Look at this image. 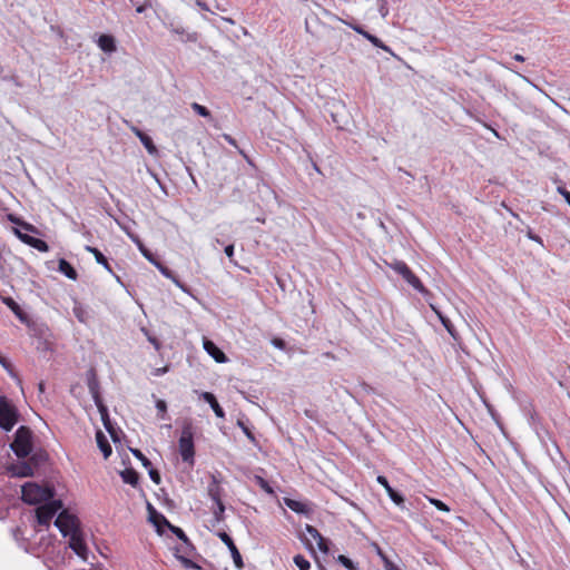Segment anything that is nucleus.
Listing matches in <instances>:
<instances>
[{
    "instance_id": "obj_1",
    "label": "nucleus",
    "mask_w": 570,
    "mask_h": 570,
    "mask_svg": "<svg viewBox=\"0 0 570 570\" xmlns=\"http://www.w3.org/2000/svg\"><path fill=\"white\" fill-rule=\"evenodd\" d=\"M55 490L49 487H40L28 482L21 488V499L28 504H40L52 500Z\"/></svg>"
},
{
    "instance_id": "obj_2",
    "label": "nucleus",
    "mask_w": 570,
    "mask_h": 570,
    "mask_svg": "<svg viewBox=\"0 0 570 570\" xmlns=\"http://www.w3.org/2000/svg\"><path fill=\"white\" fill-rule=\"evenodd\" d=\"M179 453L184 462L194 464L195 446H194V432L190 422H186L181 429V434L178 441Z\"/></svg>"
},
{
    "instance_id": "obj_3",
    "label": "nucleus",
    "mask_w": 570,
    "mask_h": 570,
    "mask_svg": "<svg viewBox=\"0 0 570 570\" xmlns=\"http://www.w3.org/2000/svg\"><path fill=\"white\" fill-rule=\"evenodd\" d=\"M11 449L18 458H27L32 450L31 431L27 426H20L14 434Z\"/></svg>"
},
{
    "instance_id": "obj_4",
    "label": "nucleus",
    "mask_w": 570,
    "mask_h": 570,
    "mask_svg": "<svg viewBox=\"0 0 570 570\" xmlns=\"http://www.w3.org/2000/svg\"><path fill=\"white\" fill-rule=\"evenodd\" d=\"M62 509L61 500H50L36 508V521L38 525L49 527L51 519Z\"/></svg>"
},
{
    "instance_id": "obj_5",
    "label": "nucleus",
    "mask_w": 570,
    "mask_h": 570,
    "mask_svg": "<svg viewBox=\"0 0 570 570\" xmlns=\"http://www.w3.org/2000/svg\"><path fill=\"white\" fill-rule=\"evenodd\" d=\"M18 421L17 409L6 396H0V426L4 431H11Z\"/></svg>"
},
{
    "instance_id": "obj_6",
    "label": "nucleus",
    "mask_w": 570,
    "mask_h": 570,
    "mask_svg": "<svg viewBox=\"0 0 570 570\" xmlns=\"http://www.w3.org/2000/svg\"><path fill=\"white\" fill-rule=\"evenodd\" d=\"M55 525L59 529L63 537L71 535L72 532L80 530L79 520L76 515L70 514L67 510H62L58 514L57 519L55 520Z\"/></svg>"
},
{
    "instance_id": "obj_7",
    "label": "nucleus",
    "mask_w": 570,
    "mask_h": 570,
    "mask_svg": "<svg viewBox=\"0 0 570 570\" xmlns=\"http://www.w3.org/2000/svg\"><path fill=\"white\" fill-rule=\"evenodd\" d=\"M88 389L94 399L95 404L97 405V407L101 414L105 428L110 432L109 422L106 420V417L108 416L107 407L102 403V400H101L100 393H99V384L94 376L88 380Z\"/></svg>"
},
{
    "instance_id": "obj_8",
    "label": "nucleus",
    "mask_w": 570,
    "mask_h": 570,
    "mask_svg": "<svg viewBox=\"0 0 570 570\" xmlns=\"http://www.w3.org/2000/svg\"><path fill=\"white\" fill-rule=\"evenodd\" d=\"M69 540V548L82 560H87L88 548L85 543L81 530L72 532Z\"/></svg>"
},
{
    "instance_id": "obj_9",
    "label": "nucleus",
    "mask_w": 570,
    "mask_h": 570,
    "mask_svg": "<svg viewBox=\"0 0 570 570\" xmlns=\"http://www.w3.org/2000/svg\"><path fill=\"white\" fill-rule=\"evenodd\" d=\"M217 535L227 546V548L232 554L235 567L237 569L242 570L244 568V561H243L242 554L239 553L233 539L224 531L218 532Z\"/></svg>"
},
{
    "instance_id": "obj_10",
    "label": "nucleus",
    "mask_w": 570,
    "mask_h": 570,
    "mask_svg": "<svg viewBox=\"0 0 570 570\" xmlns=\"http://www.w3.org/2000/svg\"><path fill=\"white\" fill-rule=\"evenodd\" d=\"M166 28L170 32L180 36L181 41L185 42H196L199 38V35L196 31H188L186 28L179 23H176L175 21H169L166 23Z\"/></svg>"
},
{
    "instance_id": "obj_11",
    "label": "nucleus",
    "mask_w": 570,
    "mask_h": 570,
    "mask_svg": "<svg viewBox=\"0 0 570 570\" xmlns=\"http://www.w3.org/2000/svg\"><path fill=\"white\" fill-rule=\"evenodd\" d=\"M148 520L156 527L158 533H163L161 528L168 527L170 522L167 518L159 513L150 503H147Z\"/></svg>"
},
{
    "instance_id": "obj_12",
    "label": "nucleus",
    "mask_w": 570,
    "mask_h": 570,
    "mask_svg": "<svg viewBox=\"0 0 570 570\" xmlns=\"http://www.w3.org/2000/svg\"><path fill=\"white\" fill-rule=\"evenodd\" d=\"M305 532L306 534L316 542L317 548L320 551L327 553L328 546L326 539L320 533V531L314 528L313 525L306 524L305 525Z\"/></svg>"
},
{
    "instance_id": "obj_13",
    "label": "nucleus",
    "mask_w": 570,
    "mask_h": 570,
    "mask_svg": "<svg viewBox=\"0 0 570 570\" xmlns=\"http://www.w3.org/2000/svg\"><path fill=\"white\" fill-rule=\"evenodd\" d=\"M12 476L27 478L33 474V466L28 462H17L9 466Z\"/></svg>"
},
{
    "instance_id": "obj_14",
    "label": "nucleus",
    "mask_w": 570,
    "mask_h": 570,
    "mask_svg": "<svg viewBox=\"0 0 570 570\" xmlns=\"http://www.w3.org/2000/svg\"><path fill=\"white\" fill-rule=\"evenodd\" d=\"M377 482L384 487V489L386 490L390 499L399 507L403 508L404 505V498L399 493L396 492L389 483L387 479L383 475H379L377 476Z\"/></svg>"
},
{
    "instance_id": "obj_15",
    "label": "nucleus",
    "mask_w": 570,
    "mask_h": 570,
    "mask_svg": "<svg viewBox=\"0 0 570 570\" xmlns=\"http://www.w3.org/2000/svg\"><path fill=\"white\" fill-rule=\"evenodd\" d=\"M204 350L218 363H225L227 361L225 353L209 340H204Z\"/></svg>"
},
{
    "instance_id": "obj_16",
    "label": "nucleus",
    "mask_w": 570,
    "mask_h": 570,
    "mask_svg": "<svg viewBox=\"0 0 570 570\" xmlns=\"http://www.w3.org/2000/svg\"><path fill=\"white\" fill-rule=\"evenodd\" d=\"M132 132L136 135V137L139 138L140 142L144 145V147L147 149V151L150 155L157 154V148L151 139L147 134L138 129L137 127H131Z\"/></svg>"
},
{
    "instance_id": "obj_17",
    "label": "nucleus",
    "mask_w": 570,
    "mask_h": 570,
    "mask_svg": "<svg viewBox=\"0 0 570 570\" xmlns=\"http://www.w3.org/2000/svg\"><path fill=\"white\" fill-rule=\"evenodd\" d=\"M97 45L106 53H112L117 50L115 38L110 35H101Z\"/></svg>"
},
{
    "instance_id": "obj_18",
    "label": "nucleus",
    "mask_w": 570,
    "mask_h": 570,
    "mask_svg": "<svg viewBox=\"0 0 570 570\" xmlns=\"http://www.w3.org/2000/svg\"><path fill=\"white\" fill-rule=\"evenodd\" d=\"M199 396H200V399H203L205 402H207L210 405V407L213 409V411L217 417L225 416V412H224L223 407L218 404V402L213 393L202 392L199 394Z\"/></svg>"
},
{
    "instance_id": "obj_19",
    "label": "nucleus",
    "mask_w": 570,
    "mask_h": 570,
    "mask_svg": "<svg viewBox=\"0 0 570 570\" xmlns=\"http://www.w3.org/2000/svg\"><path fill=\"white\" fill-rule=\"evenodd\" d=\"M285 504L294 512L301 514H309L312 513V508L308 503L297 501L294 499H285Z\"/></svg>"
},
{
    "instance_id": "obj_20",
    "label": "nucleus",
    "mask_w": 570,
    "mask_h": 570,
    "mask_svg": "<svg viewBox=\"0 0 570 570\" xmlns=\"http://www.w3.org/2000/svg\"><path fill=\"white\" fill-rule=\"evenodd\" d=\"M430 306L433 309V312L438 315L439 320L441 321L442 325L445 327L448 333L454 340H458L459 338L458 333H456L453 324L451 323V321L445 315H443V313L436 306H434L433 304H430Z\"/></svg>"
},
{
    "instance_id": "obj_21",
    "label": "nucleus",
    "mask_w": 570,
    "mask_h": 570,
    "mask_svg": "<svg viewBox=\"0 0 570 570\" xmlns=\"http://www.w3.org/2000/svg\"><path fill=\"white\" fill-rule=\"evenodd\" d=\"M179 540L183 541L184 543V548L181 549V551L184 553H189L190 550H193V546L188 539V537L186 535V533L184 532L183 529H180L179 527H176V525H173L171 523L167 527Z\"/></svg>"
},
{
    "instance_id": "obj_22",
    "label": "nucleus",
    "mask_w": 570,
    "mask_h": 570,
    "mask_svg": "<svg viewBox=\"0 0 570 570\" xmlns=\"http://www.w3.org/2000/svg\"><path fill=\"white\" fill-rule=\"evenodd\" d=\"M404 281H406L414 289L420 292L423 295H428L429 291L424 287L420 278L410 269L407 273H405V276H403Z\"/></svg>"
},
{
    "instance_id": "obj_23",
    "label": "nucleus",
    "mask_w": 570,
    "mask_h": 570,
    "mask_svg": "<svg viewBox=\"0 0 570 570\" xmlns=\"http://www.w3.org/2000/svg\"><path fill=\"white\" fill-rule=\"evenodd\" d=\"M58 269L69 279L76 281L78 278V273L76 272V269L71 266L69 262H67L63 258L59 259Z\"/></svg>"
},
{
    "instance_id": "obj_24",
    "label": "nucleus",
    "mask_w": 570,
    "mask_h": 570,
    "mask_svg": "<svg viewBox=\"0 0 570 570\" xmlns=\"http://www.w3.org/2000/svg\"><path fill=\"white\" fill-rule=\"evenodd\" d=\"M85 249L95 256L98 264L102 265L109 273H112L110 264L98 248L87 245Z\"/></svg>"
},
{
    "instance_id": "obj_25",
    "label": "nucleus",
    "mask_w": 570,
    "mask_h": 570,
    "mask_svg": "<svg viewBox=\"0 0 570 570\" xmlns=\"http://www.w3.org/2000/svg\"><path fill=\"white\" fill-rule=\"evenodd\" d=\"M120 476L122 479V481L125 483H128L132 487H136L138 484V481H139V474L131 468L129 469H125L121 473H120Z\"/></svg>"
},
{
    "instance_id": "obj_26",
    "label": "nucleus",
    "mask_w": 570,
    "mask_h": 570,
    "mask_svg": "<svg viewBox=\"0 0 570 570\" xmlns=\"http://www.w3.org/2000/svg\"><path fill=\"white\" fill-rule=\"evenodd\" d=\"M208 495L215 503L223 502L222 489L215 478H213L212 483L208 485Z\"/></svg>"
},
{
    "instance_id": "obj_27",
    "label": "nucleus",
    "mask_w": 570,
    "mask_h": 570,
    "mask_svg": "<svg viewBox=\"0 0 570 570\" xmlns=\"http://www.w3.org/2000/svg\"><path fill=\"white\" fill-rule=\"evenodd\" d=\"M96 438L99 449L104 453V456L107 459L112 452L111 445L100 431L97 433Z\"/></svg>"
},
{
    "instance_id": "obj_28",
    "label": "nucleus",
    "mask_w": 570,
    "mask_h": 570,
    "mask_svg": "<svg viewBox=\"0 0 570 570\" xmlns=\"http://www.w3.org/2000/svg\"><path fill=\"white\" fill-rule=\"evenodd\" d=\"M28 245L41 253H47L49 250L48 244L45 240L37 237L29 238Z\"/></svg>"
},
{
    "instance_id": "obj_29",
    "label": "nucleus",
    "mask_w": 570,
    "mask_h": 570,
    "mask_svg": "<svg viewBox=\"0 0 570 570\" xmlns=\"http://www.w3.org/2000/svg\"><path fill=\"white\" fill-rule=\"evenodd\" d=\"M391 267L402 277L410 271V267L403 261H395L391 264Z\"/></svg>"
},
{
    "instance_id": "obj_30",
    "label": "nucleus",
    "mask_w": 570,
    "mask_h": 570,
    "mask_svg": "<svg viewBox=\"0 0 570 570\" xmlns=\"http://www.w3.org/2000/svg\"><path fill=\"white\" fill-rule=\"evenodd\" d=\"M294 563L299 570H309L311 568L309 561L302 554L294 557Z\"/></svg>"
},
{
    "instance_id": "obj_31",
    "label": "nucleus",
    "mask_w": 570,
    "mask_h": 570,
    "mask_svg": "<svg viewBox=\"0 0 570 570\" xmlns=\"http://www.w3.org/2000/svg\"><path fill=\"white\" fill-rule=\"evenodd\" d=\"M176 557L186 569H195V570L202 569L200 566H198L196 562H194L193 560H190L189 558H187L185 556L176 554Z\"/></svg>"
},
{
    "instance_id": "obj_32",
    "label": "nucleus",
    "mask_w": 570,
    "mask_h": 570,
    "mask_svg": "<svg viewBox=\"0 0 570 570\" xmlns=\"http://www.w3.org/2000/svg\"><path fill=\"white\" fill-rule=\"evenodd\" d=\"M191 108L197 115H199L202 117H205V118L210 117V111L203 105L193 102Z\"/></svg>"
},
{
    "instance_id": "obj_33",
    "label": "nucleus",
    "mask_w": 570,
    "mask_h": 570,
    "mask_svg": "<svg viewBox=\"0 0 570 570\" xmlns=\"http://www.w3.org/2000/svg\"><path fill=\"white\" fill-rule=\"evenodd\" d=\"M216 508L214 509V518L217 522L224 520L225 505L223 502L215 503Z\"/></svg>"
},
{
    "instance_id": "obj_34",
    "label": "nucleus",
    "mask_w": 570,
    "mask_h": 570,
    "mask_svg": "<svg viewBox=\"0 0 570 570\" xmlns=\"http://www.w3.org/2000/svg\"><path fill=\"white\" fill-rule=\"evenodd\" d=\"M237 425L242 429V431L244 432V434L247 436V439L252 442V443H256V439H255V435L253 434V432L250 431V429L242 421V420H238L237 421Z\"/></svg>"
},
{
    "instance_id": "obj_35",
    "label": "nucleus",
    "mask_w": 570,
    "mask_h": 570,
    "mask_svg": "<svg viewBox=\"0 0 570 570\" xmlns=\"http://www.w3.org/2000/svg\"><path fill=\"white\" fill-rule=\"evenodd\" d=\"M337 561L348 570H357V567L354 564V562L343 554L338 556Z\"/></svg>"
},
{
    "instance_id": "obj_36",
    "label": "nucleus",
    "mask_w": 570,
    "mask_h": 570,
    "mask_svg": "<svg viewBox=\"0 0 570 570\" xmlns=\"http://www.w3.org/2000/svg\"><path fill=\"white\" fill-rule=\"evenodd\" d=\"M130 451L134 454V456L137 458L142 463L145 468L151 466V462L141 453V451L137 449H131Z\"/></svg>"
},
{
    "instance_id": "obj_37",
    "label": "nucleus",
    "mask_w": 570,
    "mask_h": 570,
    "mask_svg": "<svg viewBox=\"0 0 570 570\" xmlns=\"http://www.w3.org/2000/svg\"><path fill=\"white\" fill-rule=\"evenodd\" d=\"M154 265L166 278L174 279V273L168 267H166L158 261Z\"/></svg>"
},
{
    "instance_id": "obj_38",
    "label": "nucleus",
    "mask_w": 570,
    "mask_h": 570,
    "mask_svg": "<svg viewBox=\"0 0 570 570\" xmlns=\"http://www.w3.org/2000/svg\"><path fill=\"white\" fill-rule=\"evenodd\" d=\"M2 302L14 313H17L18 311L20 312V306L18 303H16V301L11 297H3L2 298Z\"/></svg>"
},
{
    "instance_id": "obj_39",
    "label": "nucleus",
    "mask_w": 570,
    "mask_h": 570,
    "mask_svg": "<svg viewBox=\"0 0 570 570\" xmlns=\"http://www.w3.org/2000/svg\"><path fill=\"white\" fill-rule=\"evenodd\" d=\"M380 14L385 18L389 14L387 0H376Z\"/></svg>"
},
{
    "instance_id": "obj_40",
    "label": "nucleus",
    "mask_w": 570,
    "mask_h": 570,
    "mask_svg": "<svg viewBox=\"0 0 570 570\" xmlns=\"http://www.w3.org/2000/svg\"><path fill=\"white\" fill-rule=\"evenodd\" d=\"M156 409L158 410V416L164 419L167 412V404L164 400L156 401Z\"/></svg>"
},
{
    "instance_id": "obj_41",
    "label": "nucleus",
    "mask_w": 570,
    "mask_h": 570,
    "mask_svg": "<svg viewBox=\"0 0 570 570\" xmlns=\"http://www.w3.org/2000/svg\"><path fill=\"white\" fill-rule=\"evenodd\" d=\"M9 219H10L12 223H14V224H17V225L21 226L23 229H26V230H28V232H35V227H33L32 225H30V224H28V223L20 222V219H19V218L13 217L12 215H10V216H9Z\"/></svg>"
},
{
    "instance_id": "obj_42",
    "label": "nucleus",
    "mask_w": 570,
    "mask_h": 570,
    "mask_svg": "<svg viewBox=\"0 0 570 570\" xmlns=\"http://www.w3.org/2000/svg\"><path fill=\"white\" fill-rule=\"evenodd\" d=\"M525 236L530 239V240H533L535 243H538L539 245L543 246V240L540 236H538L537 234H534L532 232V229L527 226V232H525Z\"/></svg>"
},
{
    "instance_id": "obj_43",
    "label": "nucleus",
    "mask_w": 570,
    "mask_h": 570,
    "mask_svg": "<svg viewBox=\"0 0 570 570\" xmlns=\"http://www.w3.org/2000/svg\"><path fill=\"white\" fill-rule=\"evenodd\" d=\"M373 46L383 49L384 51H390V48L385 46L381 39H379L376 36L372 35V37L368 40Z\"/></svg>"
},
{
    "instance_id": "obj_44",
    "label": "nucleus",
    "mask_w": 570,
    "mask_h": 570,
    "mask_svg": "<svg viewBox=\"0 0 570 570\" xmlns=\"http://www.w3.org/2000/svg\"><path fill=\"white\" fill-rule=\"evenodd\" d=\"M430 502L440 511H444V512H449L450 511V508L444 502H442L441 500L430 499Z\"/></svg>"
},
{
    "instance_id": "obj_45",
    "label": "nucleus",
    "mask_w": 570,
    "mask_h": 570,
    "mask_svg": "<svg viewBox=\"0 0 570 570\" xmlns=\"http://www.w3.org/2000/svg\"><path fill=\"white\" fill-rule=\"evenodd\" d=\"M557 191L564 198V200L567 202V204L570 206V191L567 190V188L564 187V185H559L557 187Z\"/></svg>"
},
{
    "instance_id": "obj_46",
    "label": "nucleus",
    "mask_w": 570,
    "mask_h": 570,
    "mask_svg": "<svg viewBox=\"0 0 570 570\" xmlns=\"http://www.w3.org/2000/svg\"><path fill=\"white\" fill-rule=\"evenodd\" d=\"M147 469L149 470L148 473H149V476L153 480V482H155L156 484H159L161 481L159 472L157 470L153 469L151 466L147 468Z\"/></svg>"
},
{
    "instance_id": "obj_47",
    "label": "nucleus",
    "mask_w": 570,
    "mask_h": 570,
    "mask_svg": "<svg viewBox=\"0 0 570 570\" xmlns=\"http://www.w3.org/2000/svg\"><path fill=\"white\" fill-rule=\"evenodd\" d=\"M129 1L131 2V4H134L136 7L137 13H142L147 9V4L145 2H140L138 0H129Z\"/></svg>"
},
{
    "instance_id": "obj_48",
    "label": "nucleus",
    "mask_w": 570,
    "mask_h": 570,
    "mask_svg": "<svg viewBox=\"0 0 570 570\" xmlns=\"http://www.w3.org/2000/svg\"><path fill=\"white\" fill-rule=\"evenodd\" d=\"M14 234L17 235V237H18L21 242H23V243H24V244H27V245H28V239L33 237V236H30V235H28V234L22 233L21 230L17 229V228L14 229Z\"/></svg>"
},
{
    "instance_id": "obj_49",
    "label": "nucleus",
    "mask_w": 570,
    "mask_h": 570,
    "mask_svg": "<svg viewBox=\"0 0 570 570\" xmlns=\"http://www.w3.org/2000/svg\"><path fill=\"white\" fill-rule=\"evenodd\" d=\"M0 364L12 375L13 371L10 362H8L3 356L0 355Z\"/></svg>"
},
{
    "instance_id": "obj_50",
    "label": "nucleus",
    "mask_w": 570,
    "mask_h": 570,
    "mask_svg": "<svg viewBox=\"0 0 570 570\" xmlns=\"http://www.w3.org/2000/svg\"><path fill=\"white\" fill-rule=\"evenodd\" d=\"M226 256L229 258L230 262H233V257H234V245L233 244H229L225 247L224 249Z\"/></svg>"
},
{
    "instance_id": "obj_51",
    "label": "nucleus",
    "mask_w": 570,
    "mask_h": 570,
    "mask_svg": "<svg viewBox=\"0 0 570 570\" xmlns=\"http://www.w3.org/2000/svg\"><path fill=\"white\" fill-rule=\"evenodd\" d=\"M129 237L138 245V248L140 250V253L142 254V250H146L147 248L144 246V244L139 240V238L137 236H134L131 234H129Z\"/></svg>"
},
{
    "instance_id": "obj_52",
    "label": "nucleus",
    "mask_w": 570,
    "mask_h": 570,
    "mask_svg": "<svg viewBox=\"0 0 570 570\" xmlns=\"http://www.w3.org/2000/svg\"><path fill=\"white\" fill-rule=\"evenodd\" d=\"M142 256L148 259L153 265L157 262V259L154 257V255L148 250H142Z\"/></svg>"
},
{
    "instance_id": "obj_53",
    "label": "nucleus",
    "mask_w": 570,
    "mask_h": 570,
    "mask_svg": "<svg viewBox=\"0 0 570 570\" xmlns=\"http://www.w3.org/2000/svg\"><path fill=\"white\" fill-rule=\"evenodd\" d=\"M223 137L229 145L238 148L236 140L230 135L224 134Z\"/></svg>"
},
{
    "instance_id": "obj_54",
    "label": "nucleus",
    "mask_w": 570,
    "mask_h": 570,
    "mask_svg": "<svg viewBox=\"0 0 570 570\" xmlns=\"http://www.w3.org/2000/svg\"><path fill=\"white\" fill-rule=\"evenodd\" d=\"M501 206H502L503 208H505V209L510 213V215H511L512 217H514V218H515V219H518V220H521V219H520L519 214H517L515 212H513V210H512V209H511V208H510L505 203H502V204H501Z\"/></svg>"
},
{
    "instance_id": "obj_55",
    "label": "nucleus",
    "mask_w": 570,
    "mask_h": 570,
    "mask_svg": "<svg viewBox=\"0 0 570 570\" xmlns=\"http://www.w3.org/2000/svg\"><path fill=\"white\" fill-rule=\"evenodd\" d=\"M195 4L204 11H209L207 3L203 0H195Z\"/></svg>"
},
{
    "instance_id": "obj_56",
    "label": "nucleus",
    "mask_w": 570,
    "mask_h": 570,
    "mask_svg": "<svg viewBox=\"0 0 570 570\" xmlns=\"http://www.w3.org/2000/svg\"><path fill=\"white\" fill-rule=\"evenodd\" d=\"M171 281H173V282L175 283V285H176L177 287H179L183 292H185V293H187V292H188L187 287H186L181 282H179V279H177L175 275H174V279H171Z\"/></svg>"
},
{
    "instance_id": "obj_57",
    "label": "nucleus",
    "mask_w": 570,
    "mask_h": 570,
    "mask_svg": "<svg viewBox=\"0 0 570 570\" xmlns=\"http://www.w3.org/2000/svg\"><path fill=\"white\" fill-rule=\"evenodd\" d=\"M348 26L355 31L357 32L358 35H363L365 32V30L363 29V27H361L360 24H352V23H348Z\"/></svg>"
},
{
    "instance_id": "obj_58",
    "label": "nucleus",
    "mask_w": 570,
    "mask_h": 570,
    "mask_svg": "<svg viewBox=\"0 0 570 570\" xmlns=\"http://www.w3.org/2000/svg\"><path fill=\"white\" fill-rule=\"evenodd\" d=\"M384 561H385V570H400L394 563H392L387 559H384Z\"/></svg>"
},
{
    "instance_id": "obj_59",
    "label": "nucleus",
    "mask_w": 570,
    "mask_h": 570,
    "mask_svg": "<svg viewBox=\"0 0 570 570\" xmlns=\"http://www.w3.org/2000/svg\"><path fill=\"white\" fill-rule=\"evenodd\" d=\"M273 344H274L275 347L281 348V350L285 347V343L281 338H275L273 341Z\"/></svg>"
},
{
    "instance_id": "obj_60",
    "label": "nucleus",
    "mask_w": 570,
    "mask_h": 570,
    "mask_svg": "<svg viewBox=\"0 0 570 570\" xmlns=\"http://www.w3.org/2000/svg\"><path fill=\"white\" fill-rule=\"evenodd\" d=\"M148 341L155 346L156 350H159L160 343L156 337L148 336Z\"/></svg>"
},
{
    "instance_id": "obj_61",
    "label": "nucleus",
    "mask_w": 570,
    "mask_h": 570,
    "mask_svg": "<svg viewBox=\"0 0 570 570\" xmlns=\"http://www.w3.org/2000/svg\"><path fill=\"white\" fill-rule=\"evenodd\" d=\"M14 315L22 322H24L27 320V315L26 313L20 308V312L18 311L17 313H14Z\"/></svg>"
},
{
    "instance_id": "obj_62",
    "label": "nucleus",
    "mask_w": 570,
    "mask_h": 570,
    "mask_svg": "<svg viewBox=\"0 0 570 570\" xmlns=\"http://www.w3.org/2000/svg\"><path fill=\"white\" fill-rule=\"evenodd\" d=\"M513 59L517 60V61H520V62H523L524 61V57L520 53H515L513 56Z\"/></svg>"
},
{
    "instance_id": "obj_63",
    "label": "nucleus",
    "mask_w": 570,
    "mask_h": 570,
    "mask_svg": "<svg viewBox=\"0 0 570 570\" xmlns=\"http://www.w3.org/2000/svg\"><path fill=\"white\" fill-rule=\"evenodd\" d=\"M222 19L229 24H235V21L232 18L223 17Z\"/></svg>"
},
{
    "instance_id": "obj_64",
    "label": "nucleus",
    "mask_w": 570,
    "mask_h": 570,
    "mask_svg": "<svg viewBox=\"0 0 570 570\" xmlns=\"http://www.w3.org/2000/svg\"><path fill=\"white\" fill-rule=\"evenodd\" d=\"M38 390H39L40 393H42L45 391V383L43 382H40L38 384Z\"/></svg>"
}]
</instances>
